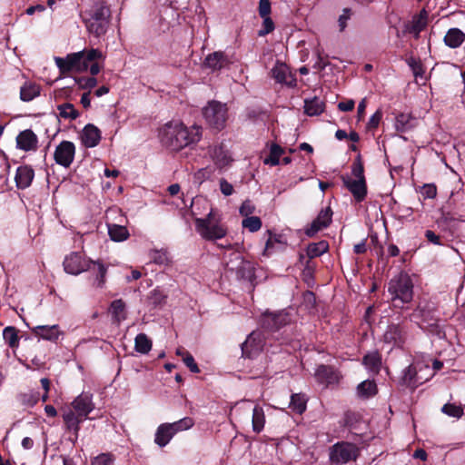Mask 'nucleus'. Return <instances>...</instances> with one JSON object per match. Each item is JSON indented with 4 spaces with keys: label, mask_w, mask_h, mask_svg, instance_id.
I'll use <instances>...</instances> for the list:
<instances>
[{
    "label": "nucleus",
    "mask_w": 465,
    "mask_h": 465,
    "mask_svg": "<svg viewBox=\"0 0 465 465\" xmlns=\"http://www.w3.org/2000/svg\"><path fill=\"white\" fill-rule=\"evenodd\" d=\"M161 144L171 152H180L185 147L197 143L202 138V127H191L182 122H168L159 129Z\"/></svg>",
    "instance_id": "obj_1"
},
{
    "label": "nucleus",
    "mask_w": 465,
    "mask_h": 465,
    "mask_svg": "<svg viewBox=\"0 0 465 465\" xmlns=\"http://www.w3.org/2000/svg\"><path fill=\"white\" fill-rule=\"evenodd\" d=\"M65 272L78 275L83 272H92L95 274L94 284L103 288L105 283L107 267L100 261L86 259L81 252H73L66 255L63 262Z\"/></svg>",
    "instance_id": "obj_2"
},
{
    "label": "nucleus",
    "mask_w": 465,
    "mask_h": 465,
    "mask_svg": "<svg viewBox=\"0 0 465 465\" xmlns=\"http://www.w3.org/2000/svg\"><path fill=\"white\" fill-rule=\"evenodd\" d=\"M110 7L104 2H97L82 15V21L87 32L96 38L104 35L111 20Z\"/></svg>",
    "instance_id": "obj_3"
},
{
    "label": "nucleus",
    "mask_w": 465,
    "mask_h": 465,
    "mask_svg": "<svg viewBox=\"0 0 465 465\" xmlns=\"http://www.w3.org/2000/svg\"><path fill=\"white\" fill-rule=\"evenodd\" d=\"M103 57L99 49L83 50L68 54L64 58L54 57V62L62 74H67L73 71L82 73L87 71L90 62Z\"/></svg>",
    "instance_id": "obj_4"
},
{
    "label": "nucleus",
    "mask_w": 465,
    "mask_h": 465,
    "mask_svg": "<svg viewBox=\"0 0 465 465\" xmlns=\"http://www.w3.org/2000/svg\"><path fill=\"white\" fill-rule=\"evenodd\" d=\"M194 224L196 232L205 241L220 240L227 234V227L222 223L220 212L213 208L205 217L194 218Z\"/></svg>",
    "instance_id": "obj_5"
},
{
    "label": "nucleus",
    "mask_w": 465,
    "mask_h": 465,
    "mask_svg": "<svg viewBox=\"0 0 465 465\" xmlns=\"http://www.w3.org/2000/svg\"><path fill=\"white\" fill-rule=\"evenodd\" d=\"M388 292L391 295L392 307L404 309V304L410 303L413 299L412 281L408 274L401 273L390 281Z\"/></svg>",
    "instance_id": "obj_6"
},
{
    "label": "nucleus",
    "mask_w": 465,
    "mask_h": 465,
    "mask_svg": "<svg viewBox=\"0 0 465 465\" xmlns=\"http://www.w3.org/2000/svg\"><path fill=\"white\" fill-rule=\"evenodd\" d=\"M203 116L206 124L216 131L223 130L228 119V108L225 104L219 101H210L203 108Z\"/></svg>",
    "instance_id": "obj_7"
},
{
    "label": "nucleus",
    "mask_w": 465,
    "mask_h": 465,
    "mask_svg": "<svg viewBox=\"0 0 465 465\" xmlns=\"http://www.w3.org/2000/svg\"><path fill=\"white\" fill-rule=\"evenodd\" d=\"M361 454L360 448L349 441H338L330 448L329 460L333 465L355 461Z\"/></svg>",
    "instance_id": "obj_8"
},
{
    "label": "nucleus",
    "mask_w": 465,
    "mask_h": 465,
    "mask_svg": "<svg viewBox=\"0 0 465 465\" xmlns=\"http://www.w3.org/2000/svg\"><path fill=\"white\" fill-rule=\"evenodd\" d=\"M410 320L417 323L420 328L427 330L430 332H439V319L436 317L434 310L428 305H418L410 315Z\"/></svg>",
    "instance_id": "obj_9"
},
{
    "label": "nucleus",
    "mask_w": 465,
    "mask_h": 465,
    "mask_svg": "<svg viewBox=\"0 0 465 465\" xmlns=\"http://www.w3.org/2000/svg\"><path fill=\"white\" fill-rule=\"evenodd\" d=\"M408 339V329L400 323L389 324L383 336L382 341L393 347L402 349Z\"/></svg>",
    "instance_id": "obj_10"
},
{
    "label": "nucleus",
    "mask_w": 465,
    "mask_h": 465,
    "mask_svg": "<svg viewBox=\"0 0 465 465\" xmlns=\"http://www.w3.org/2000/svg\"><path fill=\"white\" fill-rule=\"evenodd\" d=\"M343 186L351 193L356 203H362L368 194L367 180L352 179L348 175L341 176Z\"/></svg>",
    "instance_id": "obj_11"
},
{
    "label": "nucleus",
    "mask_w": 465,
    "mask_h": 465,
    "mask_svg": "<svg viewBox=\"0 0 465 465\" xmlns=\"http://www.w3.org/2000/svg\"><path fill=\"white\" fill-rule=\"evenodd\" d=\"M75 154V145L70 141H62L55 148L54 158L57 164L68 168Z\"/></svg>",
    "instance_id": "obj_12"
},
{
    "label": "nucleus",
    "mask_w": 465,
    "mask_h": 465,
    "mask_svg": "<svg viewBox=\"0 0 465 465\" xmlns=\"http://www.w3.org/2000/svg\"><path fill=\"white\" fill-rule=\"evenodd\" d=\"M271 76L276 83L285 84L288 87L293 88L297 85L295 74L291 72L286 64L280 61H277L271 70Z\"/></svg>",
    "instance_id": "obj_13"
},
{
    "label": "nucleus",
    "mask_w": 465,
    "mask_h": 465,
    "mask_svg": "<svg viewBox=\"0 0 465 465\" xmlns=\"http://www.w3.org/2000/svg\"><path fill=\"white\" fill-rule=\"evenodd\" d=\"M291 321V315L285 311L266 312L262 317V327L269 331H276L289 324Z\"/></svg>",
    "instance_id": "obj_14"
},
{
    "label": "nucleus",
    "mask_w": 465,
    "mask_h": 465,
    "mask_svg": "<svg viewBox=\"0 0 465 465\" xmlns=\"http://www.w3.org/2000/svg\"><path fill=\"white\" fill-rule=\"evenodd\" d=\"M263 344L261 333L256 331L251 332L242 344V356L253 359L262 351Z\"/></svg>",
    "instance_id": "obj_15"
},
{
    "label": "nucleus",
    "mask_w": 465,
    "mask_h": 465,
    "mask_svg": "<svg viewBox=\"0 0 465 465\" xmlns=\"http://www.w3.org/2000/svg\"><path fill=\"white\" fill-rule=\"evenodd\" d=\"M332 210L330 206L322 209L317 217L306 228L305 233L309 237L314 236L319 231L327 228L332 220Z\"/></svg>",
    "instance_id": "obj_16"
},
{
    "label": "nucleus",
    "mask_w": 465,
    "mask_h": 465,
    "mask_svg": "<svg viewBox=\"0 0 465 465\" xmlns=\"http://www.w3.org/2000/svg\"><path fill=\"white\" fill-rule=\"evenodd\" d=\"M37 143L38 137L31 129L24 130L16 136L17 148L25 152L35 151Z\"/></svg>",
    "instance_id": "obj_17"
},
{
    "label": "nucleus",
    "mask_w": 465,
    "mask_h": 465,
    "mask_svg": "<svg viewBox=\"0 0 465 465\" xmlns=\"http://www.w3.org/2000/svg\"><path fill=\"white\" fill-rule=\"evenodd\" d=\"M428 24V13L422 9L419 14L415 15L411 21L405 25V31L412 34L415 39L420 37V34L423 31Z\"/></svg>",
    "instance_id": "obj_18"
},
{
    "label": "nucleus",
    "mask_w": 465,
    "mask_h": 465,
    "mask_svg": "<svg viewBox=\"0 0 465 465\" xmlns=\"http://www.w3.org/2000/svg\"><path fill=\"white\" fill-rule=\"evenodd\" d=\"M62 418L64 423V429L66 431L73 432L74 439H70L74 443L78 439V433L81 429L79 426V421L76 420L75 412L70 407H65L61 410Z\"/></svg>",
    "instance_id": "obj_19"
},
{
    "label": "nucleus",
    "mask_w": 465,
    "mask_h": 465,
    "mask_svg": "<svg viewBox=\"0 0 465 465\" xmlns=\"http://www.w3.org/2000/svg\"><path fill=\"white\" fill-rule=\"evenodd\" d=\"M101 138V131L93 124H87L81 134V142L87 148L98 145Z\"/></svg>",
    "instance_id": "obj_20"
},
{
    "label": "nucleus",
    "mask_w": 465,
    "mask_h": 465,
    "mask_svg": "<svg viewBox=\"0 0 465 465\" xmlns=\"http://www.w3.org/2000/svg\"><path fill=\"white\" fill-rule=\"evenodd\" d=\"M35 178V171L30 165H21L16 169L15 185L20 190L28 188Z\"/></svg>",
    "instance_id": "obj_21"
},
{
    "label": "nucleus",
    "mask_w": 465,
    "mask_h": 465,
    "mask_svg": "<svg viewBox=\"0 0 465 465\" xmlns=\"http://www.w3.org/2000/svg\"><path fill=\"white\" fill-rule=\"evenodd\" d=\"M314 375L318 382L325 385L333 384L339 381L336 370L330 365H319Z\"/></svg>",
    "instance_id": "obj_22"
},
{
    "label": "nucleus",
    "mask_w": 465,
    "mask_h": 465,
    "mask_svg": "<svg viewBox=\"0 0 465 465\" xmlns=\"http://www.w3.org/2000/svg\"><path fill=\"white\" fill-rule=\"evenodd\" d=\"M71 406L74 412L90 414L94 409L93 395L88 392H83L72 401Z\"/></svg>",
    "instance_id": "obj_23"
},
{
    "label": "nucleus",
    "mask_w": 465,
    "mask_h": 465,
    "mask_svg": "<svg viewBox=\"0 0 465 465\" xmlns=\"http://www.w3.org/2000/svg\"><path fill=\"white\" fill-rule=\"evenodd\" d=\"M31 331L35 337L50 341H56L61 334L57 324L38 325L32 328Z\"/></svg>",
    "instance_id": "obj_24"
},
{
    "label": "nucleus",
    "mask_w": 465,
    "mask_h": 465,
    "mask_svg": "<svg viewBox=\"0 0 465 465\" xmlns=\"http://www.w3.org/2000/svg\"><path fill=\"white\" fill-rule=\"evenodd\" d=\"M205 67L212 69L213 71H217L224 68L229 64V60L226 54L222 52H213L208 54L203 62Z\"/></svg>",
    "instance_id": "obj_25"
},
{
    "label": "nucleus",
    "mask_w": 465,
    "mask_h": 465,
    "mask_svg": "<svg viewBox=\"0 0 465 465\" xmlns=\"http://www.w3.org/2000/svg\"><path fill=\"white\" fill-rule=\"evenodd\" d=\"M236 259L240 260V263L237 266V275L241 279L246 280L252 282L256 279L255 267L250 261H245L240 254H235Z\"/></svg>",
    "instance_id": "obj_26"
},
{
    "label": "nucleus",
    "mask_w": 465,
    "mask_h": 465,
    "mask_svg": "<svg viewBox=\"0 0 465 465\" xmlns=\"http://www.w3.org/2000/svg\"><path fill=\"white\" fill-rule=\"evenodd\" d=\"M465 41V34L459 28H450L444 36V43L450 48H458Z\"/></svg>",
    "instance_id": "obj_27"
},
{
    "label": "nucleus",
    "mask_w": 465,
    "mask_h": 465,
    "mask_svg": "<svg viewBox=\"0 0 465 465\" xmlns=\"http://www.w3.org/2000/svg\"><path fill=\"white\" fill-rule=\"evenodd\" d=\"M381 354L374 351L365 354L362 358V364L371 372L378 374L381 368Z\"/></svg>",
    "instance_id": "obj_28"
},
{
    "label": "nucleus",
    "mask_w": 465,
    "mask_h": 465,
    "mask_svg": "<svg viewBox=\"0 0 465 465\" xmlns=\"http://www.w3.org/2000/svg\"><path fill=\"white\" fill-rule=\"evenodd\" d=\"M325 103L320 97L304 100V113L309 116L320 115L324 112Z\"/></svg>",
    "instance_id": "obj_29"
},
{
    "label": "nucleus",
    "mask_w": 465,
    "mask_h": 465,
    "mask_svg": "<svg viewBox=\"0 0 465 465\" xmlns=\"http://www.w3.org/2000/svg\"><path fill=\"white\" fill-rule=\"evenodd\" d=\"M400 384L411 390H415L418 387L417 370L413 365L411 364L403 370Z\"/></svg>",
    "instance_id": "obj_30"
},
{
    "label": "nucleus",
    "mask_w": 465,
    "mask_h": 465,
    "mask_svg": "<svg viewBox=\"0 0 465 465\" xmlns=\"http://www.w3.org/2000/svg\"><path fill=\"white\" fill-rule=\"evenodd\" d=\"M213 158L216 166L220 169L228 166L232 161L229 152L223 145L215 146Z\"/></svg>",
    "instance_id": "obj_31"
},
{
    "label": "nucleus",
    "mask_w": 465,
    "mask_h": 465,
    "mask_svg": "<svg viewBox=\"0 0 465 465\" xmlns=\"http://www.w3.org/2000/svg\"><path fill=\"white\" fill-rule=\"evenodd\" d=\"M174 436L173 430L168 427L167 423L161 424L155 432L154 442L160 446H166Z\"/></svg>",
    "instance_id": "obj_32"
},
{
    "label": "nucleus",
    "mask_w": 465,
    "mask_h": 465,
    "mask_svg": "<svg viewBox=\"0 0 465 465\" xmlns=\"http://www.w3.org/2000/svg\"><path fill=\"white\" fill-rule=\"evenodd\" d=\"M40 85L25 83L20 89V98L24 102H30L40 94Z\"/></svg>",
    "instance_id": "obj_33"
},
{
    "label": "nucleus",
    "mask_w": 465,
    "mask_h": 465,
    "mask_svg": "<svg viewBox=\"0 0 465 465\" xmlns=\"http://www.w3.org/2000/svg\"><path fill=\"white\" fill-rule=\"evenodd\" d=\"M377 392L378 388L374 381L366 380L357 386V393L361 398L369 399L375 396Z\"/></svg>",
    "instance_id": "obj_34"
},
{
    "label": "nucleus",
    "mask_w": 465,
    "mask_h": 465,
    "mask_svg": "<svg viewBox=\"0 0 465 465\" xmlns=\"http://www.w3.org/2000/svg\"><path fill=\"white\" fill-rule=\"evenodd\" d=\"M413 118L407 114L401 113L395 117V129L398 133H406L414 127Z\"/></svg>",
    "instance_id": "obj_35"
},
{
    "label": "nucleus",
    "mask_w": 465,
    "mask_h": 465,
    "mask_svg": "<svg viewBox=\"0 0 465 465\" xmlns=\"http://www.w3.org/2000/svg\"><path fill=\"white\" fill-rule=\"evenodd\" d=\"M329 250V243L327 241L322 240L318 242H312L307 246L306 253L309 259H313L322 255Z\"/></svg>",
    "instance_id": "obj_36"
},
{
    "label": "nucleus",
    "mask_w": 465,
    "mask_h": 465,
    "mask_svg": "<svg viewBox=\"0 0 465 465\" xmlns=\"http://www.w3.org/2000/svg\"><path fill=\"white\" fill-rule=\"evenodd\" d=\"M108 233L114 242H122L129 237V232L125 226L118 224L108 225Z\"/></svg>",
    "instance_id": "obj_37"
},
{
    "label": "nucleus",
    "mask_w": 465,
    "mask_h": 465,
    "mask_svg": "<svg viewBox=\"0 0 465 465\" xmlns=\"http://www.w3.org/2000/svg\"><path fill=\"white\" fill-rule=\"evenodd\" d=\"M110 312L114 321L120 322L125 319V303L122 299L114 300L110 305Z\"/></svg>",
    "instance_id": "obj_38"
},
{
    "label": "nucleus",
    "mask_w": 465,
    "mask_h": 465,
    "mask_svg": "<svg viewBox=\"0 0 465 465\" xmlns=\"http://www.w3.org/2000/svg\"><path fill=\"white\" fill-rule=\"evenodd\" d=\"M252 430L256 433H260L265 423V416L262 408L255 406L252 411Z\"/></svg>",
    "instance_id": "obj_39"
},
{
    "label": "nucleus",
    "mask_w": 465,
    "mask_h": 465,
    "mask_svg": "<svg viewBox=\"0 0 465 465\" xmlns=\"http://www.w3.org/2000/svg\"><path fill=\"white\" fill-rule=\"evenodd\" d=\"M59 111V116L64 119L75 120L79 117V112L74 108L71 103H64L57 105Z\"/></svg>",
    "instance_id": "obj_40"
},
{
    "label": "nucleus",
    "mask_w": 465,
    "mask_h": 465,
    "mask_svg": "<svg viewBox=\"0 0 465 465\" xmlns=\"http://www.w3.org/2000/svg\"><path fill=\"white\" fill-rule=\"evenodd\" d=\"M3 337L5 342L11 348H17L19 346L18 331L15 327L7 326L3 331Z\"/></svg>",
    "instance_id": "obj_41"
},
{
    "label": "nucleus",
    "mask_w": 465,
    "mask_h": 465,
    "mask_svg": "<svg viewBox=\"0 0 465 465\" xmlns=\"http://www.w3.org/2000/svg\"><path fill=\"white\" fill-rule=\"evenodd\" d=\"M134 348L137 352L146 354L152 349V341L145 333H139L135 337Z\"/></svg>",
    "instance_id": "obj_42"
},
{
    "label": "nucleus",
    "mask_w": 465,
    "mask_h": 465,
    "mask_svg": "<svg viewBox=\"0 0 465 465\" xmlns=\"http://www.w3.org/2000/svg\"><path fill=\"white\" fill-rule=\"evenodd\" d=\"M351 174L355 179H363L366 180L365 177V169H364V163L361 154L359 153L356 157L354 158L351 166Z\"/></svg>",
    "instance_id": "obj_43"
},
{
    "label": "nucleus",
    "mask_w": 465,
    "mask_h": 465,
    "mask_svg": "<svg viewBox=\"0 0 465 465\" xmlns=\"http://www.w3.org/2000/svg\"><path fill=\"white\" fill-rule=\"evenodd\" d=\"M284 150L282 146L277 143H272L270 148V154L264 160L265 164H271L272 166L280 163V157L283 154Z\"/></svg>",
    "instance_id": "obj_44"
},
{
    "label": "nucleus",
    "mask_w": 465,
    "mask_h": 465,
    "mask_svg": "<svg viewBox=\"0 0 465 465\" xmlns=\"http://www.w3.org/2000/svg\"><path fill=\"white\" fill-rule=\"evenodd\" d=\"M177 354L183 357V361L184 364L189 368V370L193 373H199L200 369L197 365V363L194 361V358L193 355L185 351L184 349H178Z\"/></svg>",
    "instance_id": "obj_45"
},
{
    "label": "nucleus",
    "mask_w": 465,
    "mask_h": 465,
    "mask_svg": "<svg viewBox=\"0 0 465 465\" xmlns=\"http://www.w3.org/2000/svg\"><path fill=\"white\" fill-rule=\"evenodd\" d=\"M406 63L407 64L410 66V68L411 69L412 73H413V75L418 78H422L423 75H424V67H423V64L421 63V61L420 59H417L413 56H411L409 58L406 59Z\"/></svg>",
    "instance_id": "obj_46"
},
{
    "label": "nucleus",
    "mask_w": 465,
    "mask_h": 465,
    "mask_svg": "<svg viewBox=\"0 0 465 465\" xmlns=\"http://www.w3.org/2000/svg\"><path fill=\"white\" fill-rule=\"evenodd\" d=\"M166 302V295L159 289H154L148 295V302L154 308L162 306Z\"/></svg>",
    "instance_id": "obj_47"
},
{
    "label": "nucleus",
    "mask_w": 465,
    "mask_h": 465,
    "mask_svg": "<svg viewBox=\"0 0 465 465\" xmlns=\"http://www.w3.org/2000/svg\"><path fill=\"white\" fill-rule=\"evenodd\" d=\"M262 220L258 216L245 217L242 222V226L244 229L249 230L251 232H255L259 231L262 227Z\"/></svg>",
    "instance_id": "obj_48"
},
{
    "label": "nucleus",
    "mask_w": 465,
    "mask_h": 465,
    "mask_svg": "<svg viewBox=\"0 0 465 465\" xmlns=\"http://www.w3.org/2000/svg\"><path fill=\"white\" fill-rule=\"evenodd\" d=\"M115 456L111 452L101 453L91 460V465H114Z\"/></svg>",
    "instance_id": "obj_49"
},
{
    "label": "nucleus",
    "mask_w": 465,
    "mask_h": 465,
    "mask_svg": "<svg viewBox=\"0 0 465 465\" xmlns=\"http://www.w3.org/2000/svg\"><path fill=\"white\" fill-rule=\"evenodd\" d=\"M441 411L453 418H461V416L464 414L463 409L461 406H458L454 403H446L442 406Z\"/></svg>",
    "instance_id": "obj_50"
},
{
    "label": "nucleus",
    "mask_w": 465,
    "mask_h": 465,
    "mask_svg": "<svg viewBox=\"0 0 465 465\" xmlns=\"http://www.w3.org/2000/svg\"><path fill=\"white\" fill-rule=\"evenodd\" d=\"M40 400L38 391H30L20 395V401L24 406L34 407Z\"/></svg>",
    "instance_id": "obj_51"
},
{
    "label": "nucleus",
    "mask_w": 465,
    "mask_h": 465,
    "mask_svg": "<svg viewBox=\"0 0 465 465\" xmlns=\"http://www.w3.org/2000/svg\"><path fill=\"white\" fill-rule=\"evenodd\" d=\"M75 82L80 89L88 90V92L97 85V80L93 76H81L76 78Z\"/></svg>",
    "instance_id": "obj_52"
},
{
    "label": "nucleus",
    "mask_w": 465,
    "mask_h": 465,
    "mask_svg": "<svg viewBox=\"0 0 465 465\" xmlns=\"http://www.w3.org/2000/svg\"><path fill=\"white\" fill-rule=\"evenodd\" d=\"M290 406L298 414L306 410L305 401L298 394L292 395Z\"/></svg>",
    "instance_id": "obj_53"
},
{
    "label": "nucleus",
    "mask_w": 465,
    "mask_h": 465,
    "mask_svg": "<svg viewBox=\"0 0 465 465\" xmlns=\"http://www.w3.org/2000/svg\"><path fill=\"white\" fill-rule=\"evenodd\" d=\"M263 19L262 28L258 31L259 36H265L268 34L272 33L274 28V23L270 16L262 17Z\"/></svg>",
    "instance_id": "obj_54"
},
{
    "label": "nucleus",
    "mask_w": 465,
    "mask_h": 465,
    "mask_svg": "<svg viewBox=\"0 0 465 465\" xmlns=\"http://www.w3.org/2000/svg\"><path fill=\"white\" fill-rule=\"evenodd\" d=\"M382 118V112L381 110H377L369 119L367 123L366 128L369 132L374 131L378 128Z\"/></svg>",
    "instance_id": "obj_55"
},
{
    "label": "nucleus",
    "mask_w": 465,
    "mask_h": 465,
    "mask_svg": "<svg viewBox=\"0 0 465 465\" xmlns=\"http://www.w3.org/2000/svg\"><path fill=\"white\" fill-rule=\"evenodd\" d=\"M424 199H434L437 195V186L434 183H425L420 189Z\"/></svg>",
    "instance_id": "obj_56"
},
{
    "label": "nucleus",
    "mask_w": 465,
    "mask_h": 465,
    "mask_svg": "<svg viewBox=\"0 0 465 465\" xmlns=\"http://www.w3.org/2000/svg\"><path fill=\"white\" fill-rule=\"evenodd\" d=\"M255 205L254 203L247 199L242 202V205L240 206L239 213L242 216L249 217L255 212Z\"/></svg>",
    "instance_id": "obj_57"
},
{
    "label": "nucleus",
    "mask_w": 465,
    "mask_h": 465,
    "mask_svg": "<svg viewBox=\"0 0 465 465\" xmlns=\"http://www.w3.org/2000/svg\"><path fill=\"white\" fill-rule=\"evenodd\" d=\"M456 221V218L450 212H446L443 209H440V217L437 219L436 223L440 226H447L451 222Z\"/></svg>",
    "instance_id": "obj_58"
},
{
    "label": "nucleus",
    "mask_w": 465,
    "mask_h": 465,
    "mask_svg": "<svg viewBox=\"0 0 465 465\" xmlns=\"http://www.w3.org/2000/svg\"><path fill=\"white\" fill-rule=\"evenodd\" d=\"M352 12L351 8H344L342 14L339 16L338 23L340 31L342 32L347 26V21L350 20Z\"/></svg>",
    "instance_id": "obj_59"
},
{
    "label": "nucleus",
    "mask_w": 465,
    "mask_h": 465,
    "mask_svg": "<svg viewBox=\"0 0 465 465\" xmlns=\"http://www.w3.org/2000/svg\"><path fill=\"white\" fill-rule=\"evenodd\" d=\"M424 237L430 243L439 246L443 245L441 237L431 230H426L424 232Z\"/></svg>",
    "instance_id": "obj_60"
},
{
    "label": "nucleus",
    "mask_w": 465,
    "mask_h": 465,
    "mask_svg": "<svg viewBox=\"0 0 465 465\" xmlns=\"http://www.w3.org/2000/svg\"><path fill=\"white\" fill-rule=\"evenodd\" d=\"M258 11L261 17L270 16L272 11L270 0H260Z\"/></svg>",
    "instance_id": "obj_61"
},
{
    "label": "nucleus",
    "mask_w": 465,
    "mask_h": 465,
    "mask_svg": "<svg viewBox=\"0 0 465 465\" xmlns=\"http://www.w3.org/2000/svg\"><path fill=\"white\" fill-rule=\"evenodd\" d=\"M153 261L157 264H165L168 257L165 252L154 251L152 254Z\"/></svg>",
    "instance_id": "obj_62"
},
{
    "label": "nucleus",
    "mask_w": 465,
    "mask_h": 465,
    "mask_svg": "<svg viewBox=\"0 0 465 465\" xmlns=\"http://www.w3.org/2000/svg\"><path fill=\"white\" fill-rule=\"evenodd\" d=\"M315 272V264L312 262V259H308L305 262L302 275L304 278H312Z\"/></svg>",
    "instance_id": "obj_63"
},
{
    "label": "nucleus",
    "mask_w": 465,
    "mask_h": 465,
    "mask_svg": "<svg viewBox=\"0 0 465 465\" xmlns=\"http://www.w3.org/2000/svg\"><path fill=\"white\" fill-rule=\"evenodd\" d=\"M220 190L223 194L229 196L233 193V186L223 178L220 180Z\"/></svg>",
    "instance_id": "obj_64"
}]
</instances>
